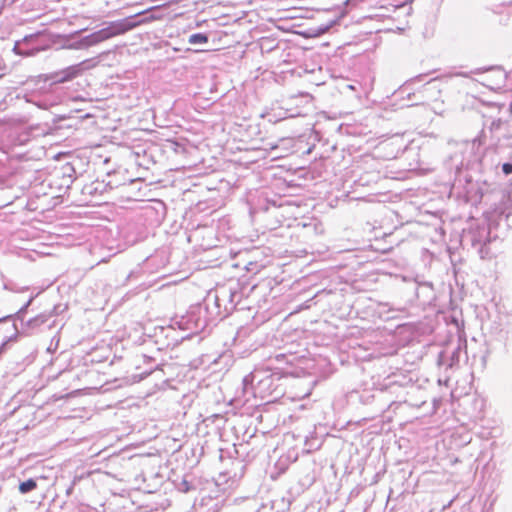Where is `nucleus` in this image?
<instances>
[{"mask_svg":"<svg viewBox=\"0 0 512 512\" xmlns=\"http://www.w3.org/2000/svg\"><path fill=\"white\" fill-rule=\"evenodd\" d=\"M145 12L137 13L132 16L125 17L116 21L109 22V24L89 35L81 37L72 41L65 46L70 49H86L88 47L97 45L105 40L114 36L124 34L137 26L147 23L154 19L153 16H145Z\"/></svg>","mask_w":512,"mask_h":512,"instance_id":"1","label":"nucleus"},{"mask_svg":"<svg viewBox=\"0 0 512 512\" xmlns=\"http://www.w3.org/2000/svg\"><path fill=\"white\" fill-rule=\"evenodd\" d=\"M93 66V60L87 59L58 71L40 74L34 78L33 82L35 85L43 83V85L40 86L42 90H51L56 85L73 81Z\"/></svg>","mask_w":512,"mask_h":512,"instance_id":"2","label":"nucleus"},{"mask_svg":"<svg viewBox=\"0 0 512 512\" xmlns=\"http://www.w3.org/2000/svg\"><path fill=\"white\" fill-rule=\"evenodd\" d=\"M114 186L111 184V182H105V180H95L91 183L85 184L82 189L81 193L83 196H89L91 199L89 201H92L93 199L104 195V193L112 190Z\"/></svg>","mask_w":512,"mask_h":512,"instance_id":"3","label":"nucleus"},{"mask_svg":"<svg viewBox=\"0 0 512 512\" xmlns=\"http://www.w3.org/2000/svg\"><path fill=\"white\" fill-rule=\"evenodd\" d=\"M258 249L253 250H241L236 254L238 261L233 264L234 267L243 266V268L248 272H257L259 271L261 264H259L255 257L252 254L257 253Z\"/></svg>","mask_w":512,"mask_h":512,"instance_id":"4","label":"nucleus"},{"mask_svg":"<svg viewBox=\"0 0 512 512\" xmlns=\"http://www.w3.org/2000/svg\"><path fill=\"white\" fill-rule=\"evenodd\" d=\"M55 175L56 177L61 178V180H66V188H70L76 179L75 168L70 163L64 164L58 171H56Z\"/></svg>","mask_w":512,"mask_h":512,"instance_id":"5","label":"nucleus"},{"mask_svg":"<svg viewBox=\"0 0 512 512\" xmlns=\"http://www.w3.org/2000/svg\"><path fill=\"white\" fill-rule=\"evenodd\" d=\"M23 46L24 44L22 40L16 41L13 46V52L20 56L29 57L37 55L40 51L44 49L43 47H31L28 49H24Z\"/></svg>","mask_w":512,"mask_h":512,"instance_id":"6","label":"nucleus"},{"mask_svg":"<svg viewBox=\"0 0 512 512\" xmlns=\"http://www.w3.org/2000/svg\"><path fill=\"white\" fill-rule=\"evenodd\" d=\"M37 487V483L34 479H28L27 481H24L20 483L19 485V491L23 494L28 493L32 490H34Z\"/></svg>","mask_w":512,"mask_h":512,"instance_id":"7","label":"nucleus"},{"mask_svg":"<svg viewBox=\"0 0 512 512\" xmlns=\"http://www.w3.org/2000/svg\"><path fill=\"white\" fill-rule=\"evenodd\" d=\"M39 37H41L40 33H34V34L26 35L22 39V42H23L24 45H27L29 47H40L39 45H37V40L39 39Z\"/></svg>","mask_w":512,"mask_h":512,"instance_id":"8","label":"nucleus"},{"mask_svg":"<svg viewBox=\"0 0 512 512\" xmlns=\"http://www.w3.org/2000/svg\"><path fill=\"white\" fill-rule=\"evenodd\" d=\"M188 42L190 44H204L208 42V36L203 33H195L189 36Z\"/></svg>","mask_w":512,"mask_h":512,"instance_id":"9","label":"nucleus"},{"mask_svg":"<svg viewBox=\"0 0 512 512\" xmlns=\"http://www.w3.org/2000/svg\"><path fill=\"white\" fill-rule=\"evenodd\" d=\"M502 124H503V121L500 118L494 119L489 126V130L491 132L497 131L501 128Z\"/></svg>","mask_w":512,"mask_h":512,"instance_id":"10","label":"nucleus"},{"mask_svg":"<svg viewBox=\"0 0 512 512\" xmlns=\"http://www.w3.org/2000/svg\"><path fill=\"white\" fill-rule=\"evenodd\" d=\"M490 70H496L498 71L500 74H502V70L500 69V67H489V68H477L473 71H471V73H474V74H480V73H484L486 71H490Z\"/></svg>","mask_w":512,"mask_h":512,"instance_id":"11","label":"nucleus"},{"mask_svg":"<svg viewBox=\"0 0 512 512\" xmlns=\"http://www.w3.org/2000/svg\"><path fill=\"white\" fill-rule=\"evenodd\" d=\"M484 138L485 132L482 130L480 134L473 140V145L475 146L477 144L478 146H481L485 142Z\"/></svg>","mask_w":512,"mask_h":512,"instance_id":"12","label":"nucleus"},{"mask_svg":"<svg viewBox=\"0 0 512 512\" xmlns=\"http://www.w3.org/2000/svg\"><path fill=\"white\" fill-rule=\"evenodd\" d=\"M466 197H467L468 201H472L473 200L476 203V202L481 200L482 194L477 195V193H476L474 196H472V195H470V191H467L466 192Z\"/></svg>","mask_w":512,"mask_h":512,"instance_id":"13","label":"nucleus"},{"mask_svg":"<svg viewBox=\"0 0 512 512\" xmlns=\"http://www.w3.org/2000/svg\"><path fill=\"white\" fill-rule=\"evenodd\" d=\"M502 171L505 175L512 174V163H504L502 165Z\"/></svg>","mask_w":512,"mask_h":512,"instance_id":"14","label":"nucleus"},{"mask_svg":"<svg viewBox=\"0 0 512 512\" xmlns=\"http://www.w3.org/2000/svg\"><path fill=\"white\" fill-rule=\"evenodd\" d=\"M333 23L334 22H331L329 25L319 27L317 30V34L319 35L327 32L330 29V27H332Z\"/></svg>","mask_w":512,"mask_h":512,"instance_id":"15","label":"nucleus"},{"mask_svg":"<svg viewBox=\"0 0 512 512\" xmlns=\"http://www.w3.org/2000/svg\"><path fill=\"white\" fill-rule=\"evenodd\" d=\"M137 277L136 272L132 271L127 275V279Z\"/></svg>","mask_w":512,"mask_h":512,"instance_id":"16","label":"nucleus"},{"mask_svg":"<svg viewBox=\"0 0 512 512\" xmlns=\"http://www.w3.org/2000/svg\"><path fill=\"white\" fill-rule=\"evenodd\" d=\"M60 187H66V180H62Z\"/></svg>","mask_w":512,"mask_h":512,"instance_id":"17","label":"nucleus"},{"mask_svg":"<svg viewBox=\"0 0 512 512\" xmlns=\"http://www.w3.org/2000/svg\"><path fill=\"white\" fill-rule=\"evenodd\" d=\"M459 75H462L464 77H468V74L467 73H460Z\"/></svg>","mask_w":512,"mask_h":512,"instance_id":"18","label":"nucleus"},{"mask_svg":"<svg viewBox=\"0 0 512 512\" xmlns=\"http://www.w3.org/2000/svg\"><path fill=\"white\" fill-rule=\"evenodd\" d=\"M457 285H458V286H460V288H464V284H463V283H462V284H459V283L457 282Z\"/></svg>","mask_w":512,"mask_h":512,"instance_id":"19","label":"nucleus"},{"mask_svg":"<svg viewBox=\"0 0 512 512\" xmlns=\"http://www.w3.org/2000/svg\"><path fill=\"white\" fill-rule=\"evenodd\" d=\"M23 48H24V49H28V48H30V47H29V46H27V45H24V46H23Z\"/></svg>","mask_w":512,"mask_h":512,"instance_id":"20","label":"nucleus"}]
</instances>
